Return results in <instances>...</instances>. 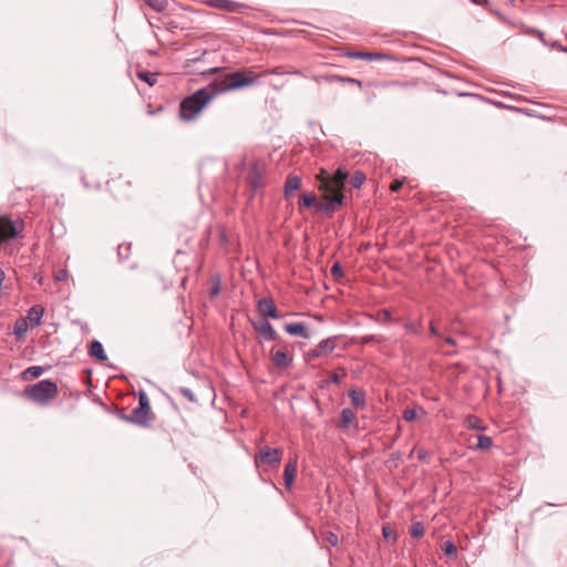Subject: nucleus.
Returning <instances> with one entry per match:
<instances>
[{
    "label": "nucleus",
    "instance_id": "nucleus-21",
    "mask_svg": "<svg viewBox=\"0 0 567 567\" xmlns=\"http://www.w3.org/2000/svg\"><path fill=\"white\" fill-rule=\"evenodd\" d=\"M355 413L353 410L349 408H344L340 413V424L338 425L340 429H347L351 423L355 421Z\"/></svg>",
    "mask_w": 567,
    "mask_h": 567
},
{
    "label": "nucleus",
    "instance_id": "nucleus-50",
    "mask_svg": "<svg viewBox=\"0 0 567 567\" xmlns=\"http://www.w3.org/2000/svg\"><path fill=\"white\" fill-rule=\"evenodd\" d=\"M382 534L384 538H389L392 535V529L389 526H384L382 528Z\"/></svg>",
    "mask_w": 567,
    "mask_h": 567
},
{
    "label": "nucleus",
    "instance_id": "nucleus-35",
    "mask_svg": "<svg viewBox=\"0 0 567 567\" xmlns=\"http://www.w3.org/2000/svg\"><path fill=\"white\" fill-rule=\"evenodd\" d=\"M323 539L333 547L338 546L339 544L338 535L330 530L323 534Z\"/></svg>",
    "mask_w": 567,
    "mask_h": 567
},
{
    "label": "nucleus",
    "instance_id": "nucleus-37",
    "mask_svg": "<svg viewBox=\"0 0 567 567\" xmlns=\"http://www.w3.org/2000/svg\"><path fill=\"white\" fill-rule=\"evenodd\" d=\"M178 392H179V393H181L185 399H187L189 402H196V401H197V399H196L195 394H194V393H193V391H192L190 389H188V388H184V386H182V388H179V389H178Z\"/></svg>",
    "mask_w": 567,
    "mask_h": 567
},
{
    "label": "nucleus",
    "instance_id": "nucleus-15",
    "mask_svg": "<svg viewBox=\"0 0 567 567\" xmlns=\"http://www.w3.org/2000/svg\"><path fill=\"white\" fill-rule=\"evenodd\" d=\"M130 414L132 424L138 425L141 427H150L155 420V416H147L142 411H140L138 408H134Z\"/></svg>",
    "mask_w": 567,
    "mask_h": 567
},
{
    "label": "nucleus",
    "instance_id": "nucleus-7",
    "mask_svg": "<svg viewBox=\"0 0 567 567\" xmlns=\"http://www.w3.org/2000/svg\"><path fill=\"white\" fill-rule=\"evenodd\" d=\"M284 451L280 447L271 449L267 445L259 446L258 454L255 456V464H265L278 466L280 464Z\"/></svg>",
    "mask_w": 567,
    "mask_h": 567
},
{
    "label": "nucleus",
    "instance_id": "nucleus-31",
    "mask_svg": "<svg viewBox=\"0 0 567 567\" xmlns=\"http://www.w3.org/2000/svg\"><path fill=\"white\" fill-rule=\"evenodd\" d=\"M404 328L410 333L420 334L422 324H421V321H408V322H405Z\"/></svg>",
    "mask_w": 567,
    "mask_h": 567
},
{
    "label": "nucleus",
    "instance_id": "nucleus-51",
    "mask_svg": "<svg viewBox=\"0 0 567 567\" xmlns=\"http://www.w3.org/2000/svg\"><path fill=\"white\" fill-rule=\"evenodd\" d=\"M379 316H383L384 320H386V321L391 319V312L388 309L381 310L379 312Z\"/></svg>",
    "mask_w": 567,
    "mask_h": 567
},
{
    "label": "nucleus",
    "instance_id": "nucleus-12",
    "mask_svg": "<svg viewBox=\"0 0 567 567\" xmlns=\"http://www.w3.org/2000/svg\"><path fill=\"white\" fill-rule=\"evenodd\" d=\"M252 328L255 331H257L260 336H262L267 341H276L278 339V333L274 329V327L268 322L267 320H264L262 322H254Z\"/></svg>",
    "mask_w": 567,
    "mask_h": 567
},
{
    "label": "nucleus",
    "instance_id": "nucleus-34",
    "mask_svg": "<svg viewBox=\"0 0 567 567\" xmlns=\"http://www.w3.org/2000/svg\"><path fill=\"white\" fill-rule=\"evenodd\" d=\"M443 550L447 556H455L457 554V547L452 540H446L444 543Z\"/></svg>",
    "mask_w": 567,
    "mask_h": 567
},
{
    "label": "nucleus",
    "instance_id": "nucleus-54",
    "mask_svg": "<svg viewBox=\"0 0 567 567\" xmlns=\"http://www.w3.org/2000/svg\"><path fill=\"white\" fill-rule=\"evenodd\" d=\"M116 183V179H113L111 183H107L109 188L112 190Z\"/></svg>",
    "mask_w": 567,
    "mask_h": 567
},
{
    "label": "nucleus",
    "instance_id": "nucleus-55",
    "mask_svg": "<svg viewBox=\"0 0 567 567\" xmlns=\"http://www.w3.org/2000/svg\"><path fill=\"white\" fill-rule=\"evenodd\" d=\"M289 73H290V74H300V72H299V71H297V70H296V71H292V72H289Z\"/></svg>",
    "mask_w": 567,
    "mask_h": 567
},
{
    "label": "nucleus",
    "instance_id": "nucleus-3",
    "mask_svg": "<svg viewBox=\"0 0 567 567\" xmlns=\"http://www.w3.org/2000/svg\"><path fill=\"white\" fill-rule=\"evenodd\" d=\"M217 89L210 82L193 94L186 96L179 104V116L184 121H192L203 111V109L218 95Z\"/></svg>",
    "mask_w": 567,
    "mask_h": 567
},
{
    "label": "nucleus",
    "instance_id": "nucleus-25",
    "mask_svg": "<svg viewBox=\"0 0 567 567\" xmlns=\"http://www.w3.org/2000/svg\"><path fill=\"white\" fill-rule=\"evenodd\" d=\"M44 372L43 368L42 367H39V365H32V367H29L27 370H24L23 372V378L25 380H29V379H37L39 378L40 375H42V373Z\"/></svg>",
    "mask_w": 567,
    "mask_h": 567
},
{
    "label": "nucleus",
    "instance_id": "nucleus-30",
    "mask_svg": "<svg viewBox=\"0 0 567 567\" xmlns=\"http://www.w3.org/2000/svg\"><path fill=\"white\" fill-rule=\"evenodd\" d=\"M315 203H316V195L313 193H308V194H303L300 197L299 205L303 206L306 208H310L315 205Z\"/></svg>",
    "mask_w": 567,
    "mask_h": 567
},
{
    "label": "nucleus",
    "instance_id": "nucleus-24",
    "mask_svg": "<svg viewBox=\"0 0 567 567\" xmlns=\"http://www.w3.org/2000/svg\"><path fill=\"white\" fill-rule=\"evenodd\" d=\"M136 76L140 80L146 82L150 86H153L157 82L158 74L157 73L147 72V71H137L136 72Z\"/></svg>",
    "mask_w": 567,
    "mask_h": 567
},
{
    "label": "nucleus",
    "instance_id": "nucleus-44",
    "mask_svg": "<svg viewBox=\"0 0 567 567\" xmlns=\"http://www.w3.org/2000/svg\"><path fill=\"white\" fill-rule=\"evenodd\" d=\"M219 69L218 68H210V69H207V70H192L190 72H194V73H199V74H213V73H216L218 72Z\"/></svg>",
    "mask_w": 567,
    "mask_h": 567
},
{
    "label": "nucleus",
    "instance_id": "nucleus-46",
    "mask_svg": "<svg viewBox=\"0 0 567 567\" xmlns=\"http://www.w3.org/2000/svg\"><path fill=\"white\" fill-rule=\"evenodd\" d=\"M344 375H346V373H344V372H343V374H342V375H339L338 373H336V372H334V373H332V374L330 375V381H331V382H333V383H336V384H338V383H340V381H341L342 377H344Z\"/></svg>",
    "mask_w": 567,
    "mask_h": 567
},
{
    "label": "nucleus",
    "instance_id": "nucleus-16",
    "mask_svg": "<svg viewBox=\"0 0 567 567\" xmlns=\"http://www.w3.org/2000/svg\"><path fill=\"white\" fill-rule=\"evenodd\" d=\"M348 395L351 400L352 405L355 409L362 410L365 408L367 400H365V394H364L363 390H361L359 388L350 389Z\"/></svg>",
    "mask_w": 567,
    "mask_h": 567
},
{
    "label": "nucleus",
    "instance_id": "nucleus-39",
    "mask_svg": "<svg viewBox=\"0 0 567 567\" xmlns=\"http://www.w3.org/2000/svg\"><path fill=\"white\" fill-rule=\"evenodd\" d=\"M384 339L382 337H377V336H364L361 338V343L362 344H368V343H371L373 341H378V342H382Z\"/></svg>",
    "mask_w": 567,
    "mask_h": 567
},
{
    "label": "nucleus",
    "instance_id": "nucleus-8",
    "mask_svg": "<svg viewBox=\"0 0 567 567\" xmlns=\"http://www.w3.org/2000/svg\"><path fill=\"white\" fill-rule=\"evenodd\" d=\"M337 339L338 337H331L321 340L316 348L307 352V360H313L321 357L323 353L332 352L337 347Z\"/></svg>",
    "mask_w": 567,
    "mask_h": 567
},
{
    "label": "nucleus",
    "instance_id": "nucleus-4",
    "mask_svg": "<svg viewBox=\"0 0 567 567\" xmlns=\"http://www.w3.org/2000/svg\"><path fill=\"white\" fill-rule=\"evenodd\" d=\"M58 394V384L51 380H41L34 384L28 385L23 391L24 398L41 406L48 405Z\"/></svg>",
    "mask_w": 567,
    "mask_h": 567
},
{
    "label": "nucleus",
    "instance_id": "nucleus-14",
    "mask_svg": "<svg viewBox=\"0 0 567 567\" xmlns=\"http://www.w3.org/2000/svg\"><path fill=\"white\" fill-rule=\"evenodd\" d=\"M284 329L290 336H298L303 339H309L311 337L308 327L303 322L287 323L285 324Z\"/></svg>",
    "mask_w": 567,
    "mask_h": 567
},
{
    "label": "nucleus",
    "instance_id": "nucleus-42",
    "mask_svg": "<svg viewBox=\"0 0 567 567\" xmlns=\"http://www.w3.org/2000/svg\"><path fill=\"white\" fill-rule=\"evenodd\" d=\"M68 278V270L66 269H58L54 272V279L56 281H63Z\"/></svg>",
    "mask_w": 567,
    "mask_h": 567
},
{
    "label": "nucleus",
    "instance_id": "nucleus-20",
    "mask_svg": "<svg viewBox=\"0 0 567 567\" xmlns=\"http://www.w3.org/2000/svg\"><path fill=\"white\" fill-rule=\"evenodd\" d=\"M349 58L358 60L374 61L382 58L381 53L378 52H364V51H352L347 54Z\"/></svg>",
    "mask_w": 567,
    "mask_h": 567
},
{
    "label": "nucleus",
    "instance_id": "nucleus-17",
    "mask_svg": "<svg viewBox=\"0 0 567 567\" xmlns=\"http://www.w3.org/2000/svg\"><path fill=\"white\" fill-rule=\"evenodd\" d=\"M44 313V308L40 305H34L28 310L27 321H30L31 326L35 327L41 323V319Z\"/></svg>",
    "mask_w": 567,
    "mask_h": 567
},
{
    "label": "nucleus",
    "instance_id": "nucleus-45",
    "mask_svg": "<svg viewBox=\"0 0 567 567\" xmlns=\"http://www.w3.org/2000/svg\"><path fill=\"white\" fill-rule=\"evenodd\" d=\"M118 417L126 422V423H131L132 424V419H131V414H125L123 410H121L118 413H117Z\"/></svg>",
    "mask_w": 567,
    "mask_h": 567
},
{
    "label": "nucleus",
    "instance_id": "nucleus-9",
    "mask_svg": "<svg viewBox=\"0 0 567 567\" xmlns=\"http://www.w3.org/2000/svg\"><path fill=\"white\" fill-rule=\"evenodd\" d=\"M257 309L264 317L279 319L280 315L272 298H261L257 302Z\"/></svg>",
    "mask_w": 567,
    "mask_h": 567
},
{
    "label": "nucleus",
    "instance_id": "nucleus-27",
    "mask_svg": "<svg viewBox=\"0 0 567 567\" xmlns=\"http://www.w3.org/2000/svg\"><path fill=\"white\" fill-rule=\"evenodd\" d=\"M210 285H212V287H210L209 296H210V298H215L220 292V285H221L220 277L219 276H213L210 278Z\"/></svg>",
    "mask_w": 567,
    "mask_h": 567
},
{
    "label": "nucleus",
    "instance_id": "nucleus-40",
    "mask_svg": "<svg viewBox=\"0 0 567 567\" xmlns=\"http://www.w3.org/2000/svg\"><path fill=\"white\" fill-rule=\"evenodd\" d=\"M416 411L414 409H406L403 412V419L408 422L415 420Z\"/></svg>",
    "mask_w": 567,
    "mask_h": 567
},
{
    "label": "nucleus",
    "instance_id": "nucleus-28",
    "mask_svg": "<svg viewBox=\"0 0 567 567\" xmlns=\"http://www.w3.org/2000/svg\"><path fill=\"white\" fill-rule=\"evenodd\" d=\"M330 79L332 81H337V82H340V83L353 84V85H357L358 87H362L363 86V83L360 80L353 79V78H349V76L333 75Z\"/></svg>",
    "mask_w": 567,
    "mask_h": 567
},
{
    "label": "nucleus",
    "instance_id": "nucleus-53",
    "mask_svg": "<svg viewBox=\"0 0 567 567\" xmlns=\"http://www.w3.org/2000/svg\"><path fill=\"white\" fill-rule=\"evenodd\" d=\"M444 342L450 346H455V340L452 337H446Z\"/></svg>",
    "mask_w": 567,
    "mask_h": 567
},
{
    "label": "nucleus",
    "instance_id": "nucleus-13",
    "mask_svg": "<svg viewBox=\"0 0 567 567\" xmlns=\"http://www.w3.org/2000/svg\"><path fill=\"white\" fill-rule=\"evenodd\" d=\"M208 6L226 12H240L244 8V4L231 0H209Z\"/></svg>",
    "mask_w": 567,
    "mask_h": 567
},
{
    "label": "nucleus",
    "instance_id": "nucleus-32",
    "mask_svg": "<svg viewBox=\"0 0 567 567\" xmlns=\"http://www.w3.org/2000/svg\"><path fill=\"white\" fill-rule=\"evenodd\" d=\"M425 529L422 523L415 522L411 526V535L414 538H420L424 535Z\"/></svg>",
    "mask_w": 567,
    "mask_h": 567
},
{
    "label": "nucleus",
    "instance_id": "nucleus-48",
    "mask_svg": "<svg viewBox=\"0 0 567 567\" xmlns=\"http://www.w3.org/2000/svg\"><path fill=\"white\" fill-rule=\"evenodd\" d=\"M377 87H388V86H400L401 84L399 82H392V83H375Z\"/></svg>",
    "mask_w": 567,
    "mask_h": 567
},
{
    "label": "nucleus",
    "instance_id": "nucleus-18",
    "mask_svg": "<svg viewBox=\"0 0 567 567\" xmlns=\"http://www.w3.org/2000/svg\"><path fill=\"white\" fill-rule=\"evenodd\" d=\"M301 187V179L297 175L289 174L285 182L284 192L285 196L289 197L290 194L295 190H298Z\"/></svg>",
    "mask_w": 567,
    "mask_h": 567
},
{
    "label": "nucleus",
    "instance_id": "nucleus-10",
    "mask_svg": "<svg viewBox=\"0 0 567 567\" xmlns=\"http://www.w3.org/2000/svg\"><path fill=\"white\" fill-rule=\"evenodd\" d=\"M298 472V461L297 457H290L285 466L284 471V481L285 486L288 491L292 489L295 478Z\"/></svg>",
    "mask_w": 567,
    "mask_h": 567
},
{
    "label": "nucleus",
    "instance_id": "nucleus-1",
    "mask_svg": "<svg viewBox=\"0 0 567 567\" xmlns=\"http://www.w3.org/2000/svg\"><path fill=\"white\" fill-rule=\"evenodd\" d=\"M318 178L320 182L319 189L323 192V199L327 202L326 204H320L319 209L329 214L337 212L342 207L344 202L342 190L344 189L346 182L349 178L348 171L339 167L330 175L322 169Z\"/></svg>",
    "mask_w": 567,
    "mask_h": 567
},
{
    "label": "nucleus",
    "instance_id": "nucleus-56",
    "mask_svg": "<svg viewBox=\"0 0 567 567\" xmlns=\"http://www.w3.org/2000/svg\"><path fill=\"white\" fill-rule=\"evenodd\" d=\"M393 457H394V458H399V457H400V454H399V453H395V454H393Z\"/></svg>",
    "mask_w": 567,
    "mask_h": 567
},
{
    "label": "nucleus",
    "instance_id": "nucleus-22",
    "mask_svg": "<svg viewBox=\"0 0 567 567\" xmlns=\"http://www.w3.org/2000/svg\"><path fill=\"white\" fill-rule=\"evenodd\" d=\"M137 408L140 409V411H142L147 416H155L151 411L150 399H148L147 394L143 391H141L138 394V406Z\"/></svg>",
    "mask_w": 567,
    "mask_h": 567
},
{
    "label": "nucleus",
    "instance_id": "nucleus-6",
    "mask_svg": "<svg viewBox=\"0 0 567 567\" xmlns=\"http://www.w3.org/2000/svg\"><path fill=\"white\" fill-rule=\"evenodd\" d=\"M266 174V164L261 161L252 162L246 181L250 190V197H252L258 190H261L265 186L264 176Z\"/></svg>",
    "mask_w": 567,
    "mask_h": 567
},
{
    "label": "nucleus",
    "instance_id": "nucleus-29",
    "mask_svg": "<svg viewBox=\"0 0 567 567\" xmlns=\"http://www.w3.org/2000/svg\"><path fill=\"white\" fill-rule=\"evenodd\" d=\"M493 445V440L491 436H487V435H480L477 437V444H476V449L478 450H488L491 449Z\"/></svg>",
    "mask_w": 567,
    "mask_h": 567
},
{
    "label": "nucleus",
    "instance_id": "nucleus-47",
    "mask_svg": "<svg viewBox=\"0 0 567 567\" xmlns=\"http://www.w3.org/2000/svg\"><path fill=\"white\" fill-rule=\"evenodd\" d=\"M200 59H202V58H200V56H198V58H193V59H188V60H186V62H185V68H186V69H190V68H192V64H194V63H196V62L200 61Z\"/></svg>",
    "mask_w": 567,
    "mask_h": 567
},
{
    "label": "nucleus",
    "instance_id": "nucleus-19",
    "mask_svg": "<svg viewBox=\"0 0 567 567\" xmlns=\"http://www.w3.org/2000/svg\"><path fill=\"white\" fill-rule=\"evenodd\" d=\"M89 354L102 362L107 360V355L105 354L103 344L97 340L91 342L89 348Z\"/></svg>",
    "mask_w": 567,
    "mask_h": 567
},
{
    "label": "nucleus",
    "instance_id": "nucleus-5",
    "mask_svg": "<svg viewBox=\"0 0 567 567\" xmlns=\"http://www.w3.org/2000/svg\"><path fill=\"white\" fill-rule=\"evenodd\" d=\"M24 229V221L17 217L12 219L10 216H0V245L4 241L21 236Z\"/></svg>",
    "mask_w": 567,
    "mask_h": 567
},
{
    "label": "nucleus",
    "instance_id": "nucleus-11",
    "mask_svg": "<svg viewBox=\"0 0 567 567\" xmlns=\"http://www.w3.org/2000/svg\"><path fill=\"white\" fill-rule=\"evenodd\" d=\"M270 357L272 363L279 369H286L291 365L292 355H289L286 349H271Z\"/></svg>",
    "mask_w": 567,
    "mask_h": 567
},
{
    "label": "nucleus",
    "instance_id": "nucleus-36",
    "mask_svg": "<svg viewBox=\"0 0 567 567\" xmlns=\"http://www.w3.org/2000/svg\"><path fill=\"white\" fill-rule=\"evenodd\" d=\"M331 275L336 281H339L343 277V270L339 262H334L331 267Z\"/></svg>",
    "mask_w": 567,
    "mask_h": 567
},
{
    "label": "nucleus",
    "instance_id": "nucleus-49",
    "mask_svg": "<svg viewBox=\"0 0 567 567\" xmlns=\"http://www.w3.org/2000/svg\"><path fill=\"white\" fill-rule=\"evenodd\" d=\"M416 453H417V458L420 461H425L426 460L427 452L424 449L417 450Z\"/></svg>",
    "mask_w": 567,
    "mask_h": 567
},
{
    "label": "nucleus",
    "instance_id": "nucleus-2",
    "mask_svg": "<svg viewBox=\"0 0 567 567\" xmlns=\"http://www.w3.org/2000/svg\"><path fill=\"white\" fill-rule=\"evenodd\" d=\"M262 74L255 73L251 69L245 68L236 72L221 74L215 78L212 83L218 93H226L239 89L252 86L259 83Z\"/></svg>",
    "mask_w": 567,
    "mask_h": 567
},
{
    "label": "nucleus",
    "instance_id": "nucleus-26",
    "mask_svg": "<svg viewBox=\"0 0 567 567\" xmlns=\"http://www.w3.org/2000/svg\"><path fill=\"white\" fill-rule=\"evenodd\" d=\"M365 181V175L361 171H357L350 178L349 183L352 188L358 189Z\"/></svg>",
    "mask_w": 567,
    "mask_h": 567
},
{
    "label": "nucleus",
    "instance_id": "nucleus-23",
    "mask_svg": "<svg viewBox=\"0 0 567 567\" xmlns=\"http://www.w3.org/2000/svg\"><path fill=\"white\" fill-rule=\"evenodd\" d=\"M29 329V323L25 318H20L14 322L13 326V333L18 339H21L24 337Z\"/></svg>",
    "mask_w": 567,
    "mask_h": 567
},
{
    "label": "nucleus",
    "instance_id": "nucleus-41",
    "mask_svg": "<svg viewBox=\"0 0 567 567\" xmlns=\"http://www.w3.org/2000/svg\"><path fill=\"white\" fill-rule=\"evenodd\" d=\"M468 424H470V427H472V429H476V430H483L484 429L482 426L481 420L475 417V416H472V417L468 419Z\"/></svg>",
    "mask_w": 567,
    "mask_h": 567
},
{
    "label": "nucleus",
    "instance_id": "nucleus-43",
    "mask_svg": "<svg viewBox=\"0 0 567 567\" xmlns=\"http://www.w3.org/2000/svg\"><path fill=\"white\" fill-rule=\"evenodd\" d=\"M403 186V182L402 181H399V179H395L391 183L390 185V190L392 193H396L401 189V187Z\"/></svg>",
    "mask_w": 567,
    "mask_h": 567
},
{
    "label": "nucleus",
    "instance_id": "nucleus-52",
    "mask_svg": "<svg viewBox=\"0 0 567 567\" xmlns=\"http://www.w3.org/2000/svg\"><path fill=\"white\" fill-rule=\"evenodd\" d=\"M430 332H431L432 336H435V337L440 336L439 330L433 324V322L430 323Z\"/></svg>",
    "mask_w": 567,
    "mask_h": 567
},
{
    "label": "nucleus",
    "instance_id": "nucleus-38",
    "mask_svg": "<svg viewBox=\"0 0 567 567\" xmlns=\"http://www.w3.org/2000/svg\"><path fill=\"white\" fill-rule=\"evenodd\" d=\"M260 74H262V78H264L266 75H282V74H285V72L282 71L281 66H276L272 69H268V70L261 72Z\"/></svg>",
    "mask_w": 567,
    "mask_h": 567
},
{
    "label": "nucleus",
    "instance_id": "nucleus-33",
    "mask_svg": "<svg viewBox=\"0 0 567 567\" xmlns=\"http://www.w3.org/2000/svg\"><path fill=\"white\" fill-rule=\"evenodd\" d=\"M131 244H121L117 247V255L121 259H127L131 254Z\"/></svg>",
    "mask_w": 567,
    "mask_h": 567
}]
</instances>
